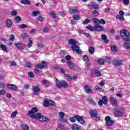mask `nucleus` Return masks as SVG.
<instances>
[{"label": "nucleus", "instance_id": "1", "mask_svg": "<svg viewBox=\"0 0 130 130\" xmlns=\"http://www.w3.org/2000/svg\"><path fill=\"white\" fill-rule=\"evenodd\" d=\"M38 111H39V110H38L37 107H33L31 110L28 111L27 115H28L30 118H32V119H38L39 121L41 122H45V121L49 122V121H50V119L46 117L44 115H42L41 113H37ZM35 113L37 114L34 115Z\"/></svg>", "mask_w": 130, "mask_h": 130}, {"label": "nucleus", "instance_id": "2", "mask_svg": "<svg viewBox=\"0 0 130 130\" xmlns=\"http://www.w3.org/2000/svg\"><path fill=\"white\" fill-rule=\"evenodd\" d=\"M69 44H71V49L73 51H75L77 54H83V52L82 51L80 50V47L77 45V41H75L74 39H70L69 40Z\"/></svg>", "mask_w": 130, "mask_h": 130}, {"label": "nucleus", "instance_id": "3", "mask_svg": "<svg viewBox=\"0 0 130 130\" xmlns=\"http://www.w3.org/2000/svg\"><path fill=\"white\" fill-rule=\"evenodd\" d=\"M76 120L81 124H84L85 123V120H84V116H80L79 115H75L74 117H71L69 119L71 122H75Z\"/></svg>", "mask_w": 130, "mask_h": 130}, {"label": "nucleus", "instance_id": "4", "mask_svg": "<svg viewBox=\"0 0 130 130\" xmlns=\"http://www.w3.org/2000/svg\"><path fill=\"white\" fill-rule=\"evenodd\" d=\"M121 38L125 42H130V34L129 32L126 29H122L121 30Z\"/></svg>", "mask_w": 130, "mask_h": 130}, {"label": "nucleus", "instance_id": "5", "mask_svg": "<svg viewBox=\"0 0 130 130\" xmlns=\"http://www.w3.org/2000/svg\"><path fill=\"white\" fill-rule=\"evenodd\" d=\"M56 86L57 88H64V89H67L69 87V84L64 80L59 81L58 79H56Z\"/></svg>", "mask_w": 130, "mask_h": 130}, {"label": "nucleus", "instance_id": "6", "mask_svg": "<svg viewBox=\"0 0 130 130\" xmlns=\"http://www.w3.org/2000/svg\"><path fill=\"white\" fill-rule=\"evenodd\" d=\"M107 102H108V98L106 96H104L102 100H100L99 101L98 104L100 106H102V105H103V104H104V105H106V104H107Z\"/></svg>", "mask_w": 130, "mask_h": 130}, {"label": "nucleus", "instance_id": "7", "mask_svg": "<svg viewBox=\"0 0 130 130\" xmlns=\"http://www.w3.org/2000/svg\"><path fill=\"white\" fill-rule=\"evenodd\" d=\"M123 115V111L121 109H116L114 112V116L115 117H118Z\"/></svg>", "mask_w": 130, "mask_h": 130}, {"label": "nucleus", "instance_id": "8", "mask_svg": "<svg viewBox=\"0 0 130 130\" xmlns=\"http://www.w3.org/2000/svg\"><path fill=\"white\" fill-rule=\"evenodd\" d=\"M105 119L106 120V125H108V126L112 125V124H113L114 122L113 120H111V118L109 116H106Z\"/></svg>", "mask_w": 130, "mask_h": 130}, {"label": "nucleus", "instance_id": "9", "mask_svg": "<svg viewBox=\"0 0 130 130\" xmlns=\"http://www.w3.org/2000/svg\"><path fill=\"white\" fill-rule=\"evenodd\" d=\"M42 63V64H37L36 65V68L42 70V69H44V68H47V63L46 61H43Z\"/></svg>", "mask_w": 130, "mask_h": 130}, {"label": "nucleus", "instance_id": "10", "mask_svg": "<svg viewBox=\"0 0 130 130\" xmlns=\"http://www.w3.org/2000/svg\"><path fill=\"white\" fill-rule=\"evenodd\" d=\"M122 62H123L122 60L114 59L113 60V64L115 67H120V66H122Z\"/></svg>", "mask_w": 130, "mask_h": 130}, {"label": "nucleus", "instance_id": "11", "mask_svg": "<svg viewBox=\"0 0 130 130\" xmlns=\"http://www.w3.org/2000/svg\"><path fill=\"white\" fill-rule=\"evenodd\" d=\"M88 7H89L90 10H92V9L98 10V5L95 2H93L92 4L88 5Z\"/></svg>", "mask_w": 130, "mask_h": 130}, {"label": "nucleus", "instance_id": "12", "mask_svg": "<svg viewBox=\"0 0 130 130\" xmlns=\"http://www.w3.org/2000/svg\"><path fill=\"white\" fill-rule=\"evenodd\" d=\"M85 28L90 31H96L98 30V25H95L94 27L92 26L91 25H88L86 26Z\"/></svg>", "mask_w": 130, "mask_h": 130}, {"label": "nucleus", "instance_id": "13", "mask_svg": "<svg viewBox=\"0 0 130 130\" xmlns=\"http://www.w3.org/2000/svg\"><path fill=\"white\" fill-rule=\"evenodd\" d=\"M67 67L70 70H73V69H75V67L76 65L75 63L72 62L71 61H68L67 62Z\"/></svg>", "mask_w": 130, "mask_h": 130}, {"label": "nucleus", "instance_id": "14", "mask_svg": "<svg viewBox=\"0 0 130 130\" xmlns=\"http://www.w3.org/2000/svg\"><path fill=\"white\" fill-rule=\"evenodd\" d=\"M97 114L98 112L96 110H91L89 112V116H90V117H95V118H97Z\"/></svg>", "mask_w": 130, "mask_h": 130}, {"label": "nucleus", "instance_id": "15", "mask_svg": "<svg viewBox=\"0 0 130 130\" xmlns=\"http://www.w3.org/2000/svg\"><path fill=\"white\" fill-rule=\"evenodd\" d=\"M7 87L10 90H12L13 91L15 90H18V86L15 84H8L7 85Z\"/></svg>", "mask_w": 130, "mask_h": 130}, {"label": "nucleus", "instance_id": "16", "mask_svg": "<svg viewBox=\"0 0 130 130\" xmlns=\"http://www.w3.org/2000/svg\"><path fill=\"white\" fill-rule=\"evenodd\" d=\"M13 26V23H12V21L11 19H7L6 20V26L7 28H12Z\"/></svg>", "mask_w": 130, "mask_h": 130}, {"label": "nucleus", "instance_id": "17", "mask_svg": "<svg viewBox=\"0 0 130 130\" xmlns=\"http://www.w3.org/2000/svg\"><path fill=\"white\" fill-rule=\"evenodd\" d=\"M71 129L72 130H80V126L77 123H74L71 125Z\"/></svg>", "mask_w": 130, "mask_h": 130}, {"label": "nucleus", "instance_id": "18", "mask_svg": "<svg viewBox=\"0 0 130 130\" xmlns=\"http://www.w3.org/2000/svg\"><path fill=\"white\" fill-rule=\"evenodd\" d=\"M91 77H98V70L93 69L91 72Z\"/></svg>", "mask_w": 130, "mask_h": 130}, {"label": "nucleus", "instance_id": "19", "mask_svg": "<svg viewBox=\"0 0 130 130\" xmlns=\"http://www.w3.org/2000/svg\"><path fill=\"white\" fill-rule=\"evenodd\" d=\"M84 90H85V92H86V93H88V94L92 93V90H91V89H90V88L89 87V85H88V84H86L85 85Z\"/></svg>", "mask_w": 130, "mask_h": 130}, {"label": "nucleus", "instance_id": "20", "mask_svg": "<svg viewBox=\"0 0 130 130\" xmlns=\"http://www.w3.org/2000/svg\"><path fill=\"white\" fill-rule=\"evenodd\" d=\"M33 92H38L40 91V87L38 86H32Z\"/></svg>", "mask_w": 130, "mask_h": 130}, {"label": "nucleus", "instance_id": "21", "mask_svg": "<svg viewBox=\"0 0 130 130\" xmlns=\"http://www.w3.org/2000/svg\"><path fill=\"white\" fill-rule=\"evenodd\" d=\"M15 46L17 47L18 49H23V47H24V44L22 43H16L15 44Z\"/></svg>", "mask_w": 130, "mask_h": 130}, {"label": "nucleus", "instance_id": "22", "mask_svg": "<svg viewBox=\"0 0 130 130\" xmlns=\"http://www.w3.org/2000/svg\"><path fill=\"white\" fill-rule=\"evenodd\" d=\"M102 39H103V40H104V43H105L106 44H107V43L109 42V41L107 39V36H106V35H103L102 36Z\"/></svg>", "mask_w": 130, "mask_h": 130}, {"label": "nucleus", "instance_id": "23", "mask_svg": "<svg viewBox=\"0 0 130 130\" xmlns=\"http://www.w3.org/2000/svg\"><path fill=\"white\" fill-rule=\"evenodd\" d=\"M110 99L112 103H113L115 105H117V101L114 99V98H113L112 96H111L110 97Z\"/></svg>", "mask_w": 130, "mask_h": 130}, {"label": "nucleus", "instance_id": "24", "mask_svg": "<svg viewBox=\"0 0 130 130\" xmlns=\"http://www.w3.org/2000/svg\"><path fill=\"white\" fill-rule=\"evenodd\" d=\"M0 47L1 49L3 50V51H5V52H8V48L5 45L1 44L0 45Z\"/></svg>", "mask_w": 130, "mask_h": 130}, {"label": "nucleus", "instance_id": "25", "mask_svg": "<svg viewBox=\"0 0 130 130\" xmlns=\"http://www.w3.org/2000/svg\"><path fill=\"white\" fill-rule=\"evenodd\" d=\"M69 10L71 14H76L77 13H79V11H78L77 9L70 8Z\"/></svg>", "mask_w": 130, "mask_h": 130}, {"label": "nucleus", "instance_id": "26", "mask_svg": "<svg viewBox=\"0 0 130 130\" xmlns=\"http://www.w3.org/2000/svg\"><path fill=\"white\" fill-rule=\"evenodd\" d=\"M21 3L23 5H31V3H30V1H29L28 0H21Z\"/></svg>", "mask_w": 130, "mask_h": 130}, {"label": "nucleus", "instance_id": "27", "mask_svg": "<svg viewBox=\"0 0 130 130\" xmlns=\"http://www.w3.org/2000/svg\"><path fill=\"white\" fill-rule=\"evenodd\" d=\"M32 44H33V40L32 38H30L29 39V43L27 44V47L28 48L32 47Z\"/></svg>", "mask_w": 130, "mask_h": 130}, {"label": "nucleus", "instance_id": "28", "mask_svg": "<svg viewBox=\"0 0 130 130\" xmlns=\"http://www.w3.org/2000/svg\"><path fill=\"white\" fill-rule=\"evenodd\" d=\"M37 15H40V12L38 11H34L31 13L32 17H36Z\"/></svg>", "mask_w": 130, "mask_h": 130}, {"label": "nucleus", "instance_id": "29", "mask_svg": "<svg viewBox=\"0 0 130 130\" xmlns=\"http://www.w3.org/2000/svg\"><path fill=\"white\" fill-rule=\"evenodd\" d=\"M95 51V48L94 47H90L89 48V52L90 54H93Z\"/></svg>", "mask_w": 130, "mask_h": 130}, {"label": "nucleus", "instance_id": "30", "mask_svg": "<svg viewBox=\"0 0 130 130\" xmlns=\"http://www.w3.org/2000/svg\"><path fill=\"white\" fill-rule=\"evenodd\" d=\"M116 19L119 20V21H124V17L123 16L118 15L116 16Z\"/></svg>", "mask_w": 130, "mask_h": 130}, {"label": "nucleus", "instance_id": "31", "mask_svg": "<svg viewBox=\"0 0 130 130\" xmlns=\"http://www.w3.org/2000/svg\"><path fill=\"white\" fill-rule=\"evenodd\" d=\"M82 59L85 62H89V57L87 55H84L82 58Z\"/></svg>", "mask_w": 130, "mask_h": 130}, {"label": "nucleus", "instance_id": "32", "mask_svg": "<svg viewBox=\"0 0 130 130\" xmlns=\"http://www.w3.org/2000/svg\"><path fill=\"white\" fill-rule=\"evenodd\" d=\"M18 28H19L20 29H26L28 28V26H27V25L25 24H22L18 25Z\"/></svg>", "mask_w": 130, "mask_h": 130}, {"label": "nucleus", "instance_id": "33", "mask_svg": "<svg viewBox=\"0 0 130 130\" xmlns=\"http://www.w3.org/2000/svg\"><path fill=\"white\" fill-rule=\"evenodd\" d=\"M86 100L88 101V103H92L93 105H96V104L94 102L93 99L87 98H86Z\"/></svg>", "mask_w": 130, "mask_h": 130}, {"label": "nucleus", "instance_id": "34", "mask_svg": "<svg viewBox=\"0 0 130 130\" xmlns=\"http://www.w3.org/2000/svg\"><path fill=\"white\" fill-rule=\"evenodd\" d=\"M64 77H65V78H67V80H69L70 81H71L72 79V76H71V75L67 74L66 73H64Z\"/></svg>", "mask_w": 130, "mask_h": 130}, {"label": "nucleus", "instance_id": "35", "mask_svg": "<svg viewBox=\"0 0 130 130\" xmlns=\"http://www.w3.org/2000/svg\"><path fill=\"white\" fill-rule=\"evenodd\" d=\"M124 48L125 49H130V44L124 43L123 45Z\"/></svg>", "mask_w": 130, "mask_h": 130}, {"label": "nucleus", "instance_id": "36", "mask_svg": "<svg viewBox=\"0 0 130 130\" xmlns=\"http://www.w3.org/2000/svg\"><path fill=\"white\" fill-rule=\"evenodd\" d=\"M48 14L49 15V16H50L52 18H53V19H55V18H56V14H55V13L51 12H49Z\"/></svg>", "mask_w": 130, "mask_h": 130}, {"label": "nucleus", "instance_id": "37", "mask_svg": "<svg viewBox=\"0 0 130 130\" xmlns=\"http://www.w3.org/2000/svg\"><path fill=\"white\" fill-rule=\"evenodd\" d=\"M111 49L113 52H117V48H116V46H112Z\"/></svg>", "mask_w": 130, "mask_h": 130}, {"label": "nucleus", "instance_id": "38", "mask_svg": "<svg viewBox=\"0 0 130 130\" xmlns=\"http://www.w3.org/2000/svg\"><path fill=\"white\" fill-rule=\"evenodd\" d=\"M90 23V19L86 18L84 21H83V25H87V24H89Z\"/></svg>", "mask_w": 130, "mask_h": 130}, {"label": "nucleus", "instance_id": "39", "mask_svg": "<svg viewBox=\"0 0 130 130\" xmlns=\"http://www.w3.org/2000/svg\"><path fill=\"white\" fill-rule=\"evenodd\" d=\"M105 60H104V59L103 58H100L99 59V64H104V62H105Z\"/></svg>", "mask_w": 130, "mask_h": 130}, {"label": "nucleus", "instance_id": "40", "mask_svg": "<svg viewBox=\"0 0 130 130\" xmlns=\"http://www.w3.org/2000/svg\"><path fill=\"white\" fill-rule=\"evenodd\" d=\"M64 115H65L64 113H63L62 112H60L59 113V116H60L61 119H63V117H64Z\"/></svg>", "mask_w": 130, "mask_h": 130}, {"label": "nucleus", "instance_id": "41", "mask_svg": "<svg viewBox=\"0 0 130 130\" xmlns=\"http://www.w3.org/2000/svg\"><path fill=\"white\" fill-rule=\"evenodd\" d=\"M20 36L22 39H25V38H27L28 37V35L26 33H23L21 34Z\"/></svg>", "mask_w": 130, "mask_h": 130}, {"label": "nucleus", "instance_id": "42", "mask_svg": "<svg viewBox=\"0 0 130 130\" xmlns=\"http://www.w3.org/2000/svg\"><path fill=\"white\" fill-rule=\"evenodd\" d=\"M73 19H74L75 21H78V20H80V16L78 15H75L73 16Z\"/></svg>", "mask_w": 130, "mask_h": 130}, {"label": "nucleus", "instance_id": "43", "mask_svg": "<svg viewBox=\"0 0 130 130\" xmlns=\"http://www.w3.org/2000/svg\"><path fill=\"white\" fill-rule=\"evenodd\" d=\"M18 113V111L15 110L14 111L11 115V117H15L17 114Z\"/></svg>", "mask_w": 130, "mask_h": 130}, {"label": "nucleus", "instance_id": "44", "mask_svg": "<svg viewBox=\"0 0 130 130\" xmlns=\"http://www.w3.org/2000/svg\"><path fill=\"white\" fill-rule=\"evenodd\" d=\"M14 20L16 22H21V17L20 16H16L14 18Z\"/></svg>", "mask_w": 130, "mask_h": 130}, {"label": "nucleus", "instance_id": "45", "mask_svg": "<svg viewBox=\"0 0 130 130\" xmlns=\"http://www.w3.org/2000/svg\"><path fill=\"white\" fill-rule=\"evenodd\" d=\"M22 127L24 130H29V126L27 124L23 125Z\"/></svg>", "mask_w": 130, "mask_h": 130}, {"label": "nucleus", "instance_id": "46", "mask_svg": "<svg viewBox=\"0 0 130 130\" xmlns=\"http://www.w3.org/2000/svg\"><path fill=\"white\" fill-rule=\"evenodd\" d=\"M65 59H66V60H68V61H71L70 60L72 59V56L67 55L66 56Z\"/></svg>", "mask_w": 130, "mask_h": 130}, {"label": "nucleus", "instance_id": "47", "mask_svg": "<svg viewBox=\"0 0 130 130\" xmlns=\"http://www.w3.org/2000/svg\"><path fill=\"white\" fill-rule=\"evenodd\" d=\"M104 27L102 26H100V24L98 25V31H104Z\"/></svg>", "mask_w": 130, "mask_h": 130}, {"label": "nucleus", "instance_id": "48", "mask_svg": "<svg viewBox=\"0 0 130 130\" xmlns=\"http://www.w3.org/2000/svg\"><path fill=\"white\" fill-rule=\"evenodd\" d=\"M28 75L29 78H34V74H33L31 71L28 73Z\"/></svg>", "mask_w": 130, "mask_h": 130}, {"label": "nucleus", "instance_id": "49", "mask_svg": "<svg viewBox=\"0 0 130 130\" xmlns=\"http://www.w3.org/2000/svg\"><path fill=\"white\" fill-rule=\"evenodd\" d=\"M34 72L37 75H39V74H40V70L38 69V68H36V69H34Z\"/></svg>", "mask_w": 130, "mask_h": 130}, {"label": "nucleus", "instance_id": "50", "mask_svg": "<svg viewBox=\"0 0 130 130\" xmlns=\"http://www.w3.org/2000/svg\"><path fill=\"white\" fill-rule=\"evenodd\" d=\"M37 46L39 49H42V48H43V44L41 43H38Z\"/></svg>", "mask_w": 130, "mask_h": 130}, {"label": "nucleus", "instance_id": "51", "mask_svg": "<svg viewBox=\"0 0 130 130\" xmlns=\"http://www.w3.org/2000/svg\"><path fill=\"white\" fill-rule=\"evenodd\" d=\"M116 95L117 97H119V98H122L123 96V94H122L120 92H118Z\"/></svg>", "mask_w": 130, "mask_h": 130}, {"label": "nucleus", "instance_id": "52", "mask_svg": "<svg viewBox=\"0 0 130 130\" xmlns=\"http://www.w3.org/2000/svg\"><path fill=\"white\" fill-rule=\"evenodd\" d=\"M99 23H100V24H102L103 25H105V20H104L103 19H101L100 20H99Z\"/></svg>", "mask_w": 130, "mask_h": 130}, {"label": "nucleus", "instance_id": "53", "mask_svg": "<svg viewBox=\"0 0 130 130\" xmlns=\"http://www.w3.org/2000/svg\"><path fill=\"white\" fill-rule=\"evenodd\" d=\"M10 40L12 41H14L15 40V36L13 34L11 35L10 36Z\"/></svg>", "mask_w": 130, "mask_h": 130}, {"label": "nucleus", "instance_id": "54", "mask_svg": "<svg viewBox=\"0 0 130 130\" xmlns=\"http://www.w3.org/2000/svg\"><path fill=\"white\" fill-rule=\"evenodd\" d=\"M6 94V90L5 89L0 90V95H5Z\"/></svg>", "mask_w": 130, "mask_h": 130}, {"label": "nucleus", "instance_id": "55", "mask_svg": "<svg viewBox=\"0 0 130 130\" xmlns=\"http://www.w3.org/2000/svg\"><path fill=\"white\" fill-rule=\"evenodd\" d=\"M123 4L126 6L129 4V0H123Z\"/></svg>", "mask_w": 130, "mask_h": 130}, {"label": "nucleus", "instance_id": "56", "mask_svg": "<svg viewBox=\"0 0 130 130\" xmlns=\"http://www.w3.org/2000/svg\"><path fill=\"white\" fill-rule=\"evenodd\" d=\"M10 66H11L12 67H16L17 66V64H16V62L12 61L11 62H10Z\"/></svg>", "mask_w": 130, "mask_h": 130}, {"label": "nucleus", "instance_id": "57", "mask_svg": "<svg viewBox=\"0 0 130 130\" xmlns=\"http://www.w3.org/2000/svg\"><path fill=\"white\" fill-rule=\"evenodd\" d=\"M49 104L50 105L49 102L47 100V101H45V103H44V106H45L46 107H47V106H48V105H49Z\"/></svg>", "mask_w": 130, "mask_h": 130}, {"label": "nucleus", "instance_id": "58", "mask_svg": "<svg viewBox=\"0 0 130 130\" xmlns=\"http://www.w3.org/2000/svg\"><path fill=\"white\" fill-rule=\"evenodd\" d=\"M92 21L94 24H98V19L96 18H94L92 19Z\"/></svg>", "mask_w": 130, "mask_h": 130}, {"label": "nucleus", "instance_id": "59", "mask_svg": "<svg viewBox=\"0 0 130 130\" xmlns=\"http://www.w3.org/2000/svg\"><path fill=\"white\" fill-rule=\"evenodd\" d=\"M59 127L62 130H67V129L64 128V126H63L62 124H59Z\"/></svg>", "mask_w": 130, "mask_h": 130}, {"label": "nucleus", "instance_id": "60", "mask_svg": "<svg viewBox=\"0 0 130 130\" xmlns=\"http://www.w3.org/2000/svg\"><path fill=\"white\" fill-rule=\"evenodd\" d=\"M17 11H13L11 12V16H17Z\"/></svg>", "mask_w": 130, "mask_h": 130}, {"label": "nucleus", "instance_id": "61", "mask_svg": "<svg viewBox=\"0 0 130 130\" xmlns=\"http://www.w3.org/2000/svg\"><path fill=\"white\" fill-rule=\"evenodd\" d=\"M38 20L40 21V22H42V21L43 20V17L41 16H39L38 17Z\"/></svg>", "mask_w": 130, "mask_h": 130}, {"label": "nucleus", "instance_id": "62", "mask_svg": "<svg viewBox=\"0 0 130 130\" xmlns=\"http://www.w3.org/2000/svg\"><path fill=\"white\" fill-rule=\"evenodd\" d=\"M104 85H105V82L104 81H102L100 82V86H101V87H103Z\"/></svg>", "mask_w": 130, "mask_h": 130}, {"label": "nucleus", "instance_id": "63", "mask_svg": "<svg viewBox=\"0 0 130 130\" xmlns=\"http://www.w3.org/2000/svg\"><path fill=\"white\" fill-rule=\"evenodd\" d=\"M49 31V28L46 27L43 29V32H48Z\"/></svg>", "mask_w": 130, "mask_h": 130}, {"label": "nucleus", "instance_id": "64", "mask_svg": "<svg viewBox=\"0 0 130 130\" xmlns=\"http://www.w3.org/2000/svg\"><path fill=\"white\" fill-rule=\"evenodd\" d=\"M36 32V29H32L30 30V34H34Z\"/></svg>", "mask_w": 130, "mask_h": 130}]
</instances>
